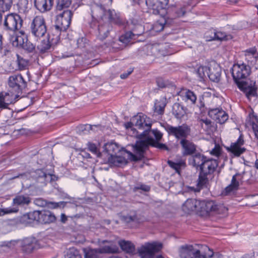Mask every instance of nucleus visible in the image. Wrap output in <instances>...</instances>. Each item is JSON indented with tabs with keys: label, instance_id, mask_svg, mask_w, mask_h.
Wrapping results in <instances>:
<instances>
[{
	"label": "nucleus",
	"instance_id": "nucleus-1",
	"mask_svg": "<svg viewBox=\"0 0 258 258\" xmlns=\"http://www.w3.org/2000/svg\"><path fill=\"white\" fill-rule=\"evenodd\" d=\"M148 143L145 141H137L131 146L132 152L123 150L118 155L111 156L110 161L116 166H122L127 164L128 160L137 161L144 157V154L148 148Z\"/></svg>",
	"mask_w": 258,
	"mask_h": 258
},
{
	"label": "nucleus",
	"instance_id": "nucleus-2",
	"mask_svg": "<svg viewBox=\"0 0 258 258\" xmlns=\"http://www.w3.org/2000/svg\"><path fill=\"white\" fill-rule=\"evenodd\" d=\"M180 258H211L214 252L207 246L197 248L192 245H184L179 248Z\"/></svg>",
	"mask_w": 258,
	"mask_h": 258
},
{
	"label": "nucleus",
	"instance_id": "nucleus-3",
	"mask_svg": "<svg viewBox=\"0 0 258 258\" xmlns=\"http://www.w3.org/2000/svg\"><path fill=\"white\" fill-rule=\"evenodd\" d=\"M133 121L137 128L144 130L143 133L138 135L141 139L139 141H145L148 143V146L153 140L149 136L148 131L151 129V121L146 115L140 113L133 117Z\"/></svg>",
	"mask_w": 258,
	"mask_h": 258
},
{
	"label": "nucleus",
	"instance_id": "nucleus-4",
	"mask_svg": "<svg viewBox=\"0 0 258 258\" xmlns=\"http://www.w3.org/2000/svg\"><path fill=\"white\" fill-rule=\"evenodd\" d=\"M102 20L105 22L104 25H99L98 27L99 35L100 39H104L108 35L110 26V23L119 24L121 22L119 14L114 10L106 9L103 14Z\"/></svg>",
	"mask_w": 258,
	"mask_h": 258
},
{
	"label": "nucleus",
	"instance_id": "nucleus-5",
	"mask_svg": "<svg viewBox=\"0 0 258 258\" xmlns=\"http://www.w3.org/2000/svg\"><path fill=\"white\" fill-rule=\"evenodd\" d=\"M30 33L36 40L43 37L47 32L46 26L43 17H35L30 24Z\"/></svg>",
	"mask_w": 258,
	"mask_h": 258
},
{
	"label": "nucleus",
	"instance_id": "nucleus-6",
	"mask_svg": "<svg viewBox=\"0 0 258 258\" xmlns=\"http://www.w3.org/2000/svg\"><path fill=\"white\" fill-rule=\"evenodd\" d=\"M162 247V244L160 242H146L138 248V253L141 258H154L155 253Z\"/></svg>",
	"mask_w": 258,
	"mask_h": 258
},
{
	"label": "nucleus",
	"instance_id": "nucleus-7",
	"mask_svg": "<svg viewBox=\"0 0 258 258\" xmlns=\"http://www.w3.org/2000/svg\"><path fill=\"white\" fill-rule=\"evenodd\" d=\"M166 131L169 135L173 136L177 139H186L190 134V128L186 124H183L177 126L167 125Z\"/></svg>",
	"mask_w": 258,
	"mask_h": 258
},
{
	"label": "nucleus",
	"instance_id": "nucleus-8",
	"mask_svg": "<svg viewBox=\"0 0 258 258\" xmlns=\"http://www.w3.org/2000/svg\"><path fill=\"white\" fill-rule=\"evenodd\" d=\"M8 85L12 90L17 93L15 95V97H18V94L26 87L27 83L21 75L15 74L9 77Z\"/></svg>",
	"mask_w": 258,
	"mask_h": 258
},
{
	"label": "nucleus",
	"instance_id": "nucleus-9",
	"mask_svg": "<svg viewBox=\"0 0 258 258\" xmlns=\"http://www.w3.org/2000/svg\"><path fill=\"white\" fill-rule=\"evenodd\" d=\"M231 70L232 77L236 83L239 80L247 78L251 72L250 67L243 63L234 64Z\"/></svg>",
	"mask_w": 258,
	"mask_h": 258
},
{
	"label": "nucleus",
	"instance_id": "nucleus-10",
	"mask_svg": "<svg viewBox=\"0 0 258 258\" xmlns=\"http://www.w3.org/2000/svg\"><path fill=\"white\" fill-rule=\"evenodd\" d=\"M72 12L70 10L64 11L56 17V24L54 26L56 30L66 31L69 27L72 17Z\"/></svg>",
	"mask_w": 258,
	"mask_h": 258
},
{
	"label": "nucleus",
	"instance_id": "nucleus-11",
	"mask_svg": "<svg viewBox=\"0 0 258 258\" xmlns=\"http://www.w3.org/2000/svg\"><path fill=\"white\" fill-rule=\"evenodd\" d=\"M22 22L19 15L10 14L5 17L4 25L8 30L15 31L21 28Z\"/></svg>",
	"mask_w": 258,
	"mask_h": 258
},
{
	"label": "nucleus",
	"instance_id": "nucleus-12",
	"mask_svg": "<svg viewBox=\"0 0 258 258\" xmlns=\"http://www.w3.org/2000/svg\"><path fill=\"white\" fill-rule=\"evenodd\" d=\"M208 114L221 124L224 123L228 118V114L221 108L211 109L208 112Z\"/></svg>",
	"mask_w": 258,
	"mask_h": 258
},
{
	"label": "nucleus",
	"instance_id": "nucleus-13",
	"mask_svg": "<svg viewBox=\"0 0 258 258\" xmlns=\"http://www.w3.org/2000/svg\"><path fill=\"white\" fill-rule=\"evenodd\" d=\"M186 12V6L179 4L171 5L168 9V14L171 18L182 17L185 15Z\"/></svg>",
	"mask_w": 258,
	"mask_h": 258
},
{
	"label": "nucleus",
	"instance_id": "nucleus-14",
	"mask_svg": "<svg viewBox=\"0 0 258 258\" xmlns=\"http://www.w3.org/2000/svg\"><path fill=\"white\" fill-rule=\"evenodd\" d=\"M99 245L100 247L98 249L101 254L113 253L118 250L117 247L112 241L102 240L99 242Z\"/></svg>",
	"mask_w": 258,
	"mask_h": 258
},
{
	"label": "nucleus",
	"instance_id": "nucleus-15",
	"mask_svg": "<svg viewBox=\"0 0 258 258\" xmlns=\"http://www.w3.org/2000/svg\"><path fill=\"white\" fill-rule=\"evenodd\" d=\"M182 153L184 156L190 155L194 154L197 149V146L192 142L186 139L180 140Z\"/></svg>",
	"mask_w": 258,
	"mask_h": 258
},
{
	"label": "nucleus",
	"instance_id": "nucleus-16",
	"mask_svg": "<svg viewBox=\"0 0 258 258\" xmlns=\"http://www.w3.org/2000/svg\"><path fill=\"white\" fill-rule=\"evenodd\" d=\"M218 165L216 160L207 158L200 169L201 172L207 175L212 174Z\"/></svg>",
	"mask_w": 258,
	"mask_h": 258
},
{
	"label": "nucleus",
	"instance_id": "nucleus-17",
	"mask_svg": "<svg viewBox=\"0 0 258 258\" xmlns=\"http://www.w3.org/2000/svg\"><path fill=\"white\" fill-rule=\"evenodd\" d=\"M240 176L241 174L239 173H237L233 176L231 183L225 188L223 192V195H229L233 194L238 189L239 186V180L240 179Z\"/></svg>",
	"mask_w": 258,
	"mask_h": 258
},
{
	"label": "nucleus",
	"instance_id": "nucleus-18",
	"mask_svg": "<svg viewBox=\"0 0 258 258\" xmlns=\"http://www.w3.org/2000/svg\"><path fill=\"white\" fill-rule=\"evenodd\" d=\"M27 40V37L22 31H20L15 35L12 36L10 38V41L13 46L19 48H22L24 42H26Z\"/></svg>",
	"mask_w": 258,
	"mask_h": 258
},
{
	"label": "nucleus",
	"instance_id": "nucleus-19",
	"mask_svg": "<svg viewBox=\"0 0 258 258\" xmlns=\"http://www.w3.org/2000/svg\"><path fill=\"white\" fill-rule=\"evenodd\" d=\"M56 220L53 214L48 211H39L38 222L41 224H49Z\"/></svg>",
	"mask_w": 258,
	"mask_h": 258
},
{
	"label": "nucleus",
	"instance_id": "nucleus-20",
	"mask_svg": "<svg viewBox=\"0 0 258 258\" xmlns=\"http://www.w3.org/2000/svg\"><path fill=\"white\" fill-rule=\"evenodd\" d=\"M207 159L203 154L197 153L189 158V164L197 169H201Z\"/></svg>",
	"mask_w": 258,
	"mask_h": 258
},
{
	"label": "nucleus",
	"instance_id": "nucleus-21",
	"mask_svg": "<svg viewBox=\"0 0 258 258\" xmlns=\"http://www.w3.org/2000/svg\"><path fill=\"white\" fill-rule=\"evenodd\" d=\"M200 204V201L195 199H188L182 206L183 211L186 213H189L190 212L199 210Z\"/></svg>",
	"mask_w": 258,
	"mask_h": 258
},
{
	"label": "nucleus",
	"instance_id": "nucleus-22",
	"mask_svg": "<svg viewBox=\"0 0 258 258\" xmlns=\"http://www.w3.org/2000/svg\"><path fill=\"white\" fill-rule=\"evenodd\" d=\"M53 0H35L36 8L41 12H45L51 10Z\"/></svg>",
	"mask_w": 258,
	"mask_h": 258
},
{
	"label": "nucleus",
	"instance_id": "nucleus-23",
	"mask_svg": "<svg viewBox=\"0 0 258 258\" xmlns=\"http://www.w3.org/2000/svg\"><path fill=\"white\" fill-rule=\"evenodd\" d=\"M221 76V69L219 66L214 63L208 68V77L213 82H218Z\"/></svg>",
	"mask_w": 258,
	"mask_h": 258
},
{
	"label": "nucleus",
	"instance_id": "nucleus-24",
	"mask_svg": "<svg viewBox=\"0 0 258 258\" xmlns=\"http://www.w3.org/2000/svg\"><path fill=\"white\" fill-rule=\"evenodd\" d=\"M38 211H35L23 215L20 218L21 223L25 225L32 224L34 221L38 222Z\"/></svg>",
	"mask_w": 258,
	"mask_h": 258
},
{
	"label": "nucleus",
	"instance_id": "nucleus-25",
	"mask_svg": "<svg viewBox=\"0 0 258 258\" xmlns=\"http://www.w3.org/2000/svg\"><path fill=\"white\" fill-rule=\"evenodd\" d=\"M168 2L169 0H146V4L148 7L158 11L164 9Z\"/></svg>",
	"mask_w": 258,
	"mask_h": 258
},
{
	"label": "nucleus",
	"instance_id": "nucleus-26",
	"mask_svg": "<svg viewBox=\"0 0 258 258\" xmlns=\"http://www.w3.org/2000/svg\"><path fill=\"white\" fill-rule=\"evenodd\" d=\"M105 12V8L102 5L95 4L92 7V16L96 20H102Z\"/></svg>",
	"mask_w": 258,
	"mask_h": 258
},
{
	"label": "nucleus",
	"instance_id": "nucleus-27",
	"mask_svg": "<svg viewBox=\"0 0 258 258\" xmlns=\"http://www.w3.org/2000/svg\"><path fill=\"white\" fill-rule=\"evenodd\" d=\"M243 144V140L240 137L237 141L233 143L230 148V151L236 156H239L245 151V148L241 147Z\"/></svg>",
	"mask_w": 258,
	"mask_h": 258
},
{
	"label": "nucleus",
	"instance_id": "nucleus-28",
	"mask_svg": "<svg viewBox=\"0 0 258 258\" xmlns=\"http://www.w3.org/2000/svg\"><path fill=\"white\" fill-rule=\"evenodd\" d=\"M84 258H102L101 253L98 248L92 249L91 248H83Z\"/></svg>",
	"mask_w": 258,
	"mask_h": 258
},
{
	"label": "nucleus",
	"instance_id": "nucleus-29",
	"mask_svg": "<svg viewBox=\"0 0 258 258\" xmlns=\"http://www.w3.org/2000/svg\"><path fill=\"white\" fill-rule=\"evenodd\" d=\"M216 203L213 201H200V206L202 211L207 213L214 212Z\"/></svg>",
	"mask_w": 258,
	"mask_h": 258
},
{
	"label": "nucleus",
	"instance_id": "nucleus-30",
	"mask_svg": "<svg viewBox=\"0 0 258 258\" xmlns=\"http://www.w3.org/2000/svg\"><path fill=\"white\" fill-rule=\"evenodd\" d=\"M30 202L31 199L27 195H18L13 199V203L15 205H28Z\"/></svg>",
	"mask_w": 258,
	"mask_h": 258
},
{
	"label": "nucleus",
	"instance_id": "nucleus-31",
	"mask_svg": "<svg viewBox=\"0 0 258 258\" xmlns=\"http://www.w3.org/2000/svg\"><path fill=\"white\" fill-rule=\"evenodd\" d=\"M208 175L200 172L196 191H200L201 188L207 186L209 181Z\"/></svg>",
	"mask_w": 258,
	"mask_h": 258
},
{
	"label": "nucleus",
	"instance_id": "nucleus-32",
	"mask_svg": "<svg viewBox=\"0 0 258 258\" xmlns=\"http://www.w3.org/2000/svg\"><path fill=\"white\" fill-rule=\"evenodd\" d=\"M35 246V240L31 238H26L23 241V249L26 252H31Z\"/></svg>",
	"mask_w": 258,
	"mask_h": 258
},
{
	"label": "nucleus",
	"instance_id": "nucleus-33",
	"mask_svg": "<svg viewBox=\"0 0 258 258\" xmlns=\"http://www.w3.org/2000/svg\"><path fill=\"white\" fill-rule=\"evenodd\" d=\"M121 248L127 253H133L135 251V246L130 241L122 240L119 242Z\"/></svg>",
	"mask_w": 258,
	"mask_h": 258
},
{
	"label": "nucleus",
	"instance_id": "nucleus-34",
	"mask_svg": "<svg viewBox=\"0 0 258 258\" xmlns=\"http://www.w3.org/2000/svg\"><path fill=\"white\" fill-rule=\"evenodd\" d=\"M51 44L48 39L43 40L37 45V49L41 53L48 52L51 49Z\"/></svg>",
	"mask_w": 258,
	"mask_h": 258
},
{
	"label": "nucleus",
	"instance_id": "nucleus-35",
	"mask_svg": "<svg viewBox=\"0 0 258 258\" xmlns=\"http://www.w3.org/2000/svg\"><path fill=\"white\" fill-rule=\"evenodd\" d=\"M166 106L165 99L161 98L159 100H157L155 103V111L158 114H161L163 113L165 106Z\"/></svg>",
	"mask_w": 258,
	"mask_h": 258
},
{
	"label": "nucleus",
	"instance_id": "nucleus-36",
	"mask_svg": "<svg viewBox=\"0 0 258 258\" xmlns=\"http://www.w3.org/2000/svg\"><path fill=\"white\" fill-rule=\"evenodd\" d=\"M10 95L9 93H6L5 96L0 95V109L7 108L8 105L13 102L11 99H9Z\"/></svg>",
	"mask_w": 258,
	"mask_h": 258
},
{
	"label": "nucleus",
	"instance_id": "nucleus-37",
	"mask_svg": "<svg viewBox=\"0 0 258 258\" xmlns=\"http://www.w3.org/2000/svg\"><path fill=\"white\" fill-rule=\"evenodd\" d=\"M249 117L251 120L250 125L252 126L255 137L258 139V117L253 114H249Z\"/></svg>",
	"mask_w": 258,
	"mask_h": 258
},
{
	"label": "nucleus",
	"instance_id": "nucleus-38",
	"mask_svg": "<svg viewBox=\"0 0 258 258\" xmlns=\"http://www.w3.org/2000/svg\"><path fill=\"white\" fill-rule=\"evenodd\" d=\"M65 258H82V256L78 249L72 247L67 250Z\"/></svg>",
	"mask_w": 258,
	"mask_h": 258
},
{
	"label": "nucleus",
	"instance_id": "nucleus-39",
	"mask_svg": "<svg viewBox=\"0 0 258 258\" xmlns=\"http://www.w3.org/2000/svg\"><path fill=\"white\" fill-rule=\"evenodd\" d=\"M13 5V0H0V11L3 13L10 10Z\"/></svg>",
	"mask_w": 258,
	"mask_h": 258
},
{
	"label": "nucleus",
	"instance_id": "nucleus-40",
	"mask_svg": "<svg viewBox=\"0 0 258 258\" xmlns=\"http://www.w3.org/2000/svg\"><path fill=\"white\" fill-rule=\"evenodd\" d=\"M18 69L20 70H24L28 66V61L27 60L23 58L19 54H17L16 60Z\"/></svg>",
	"mask_w": 258,
	"mask_h": 258
},
{
	"label": "nucleus",
	"instance_id": "nucleus-41",
	"mask_svg": "<svg viewBox=\"0 0 258 258\" xmlns=\"http://www.w3.org/2000/svg\"><path fill=\"white\" fill-rule=\"evenodd\" d=\"M198 76L200 80H203L206 76H208V68L204 66H200L196 71Z\"/></svg>",
	"mask_w": 258,
	"mask_h": 258
},
{
	"label": "nucleus",
	"instance_id": "nucleus-42",
	"mask_svg": "<svg viewBox=\"0 0 258 258\" xmlns=\"http://www.w3.org/2000/svg\"><path fill=\"white\" fill-rule=\"evenodd\" d=\"M72 0H57L56 9L61 11L70 7Z\"/></svg>",
	"mask_w": 258,
	"mask_h": 258
},
{
	"label": "nucleus",
	"instance_id": "nucleus-43",
	"mask_svg": "<svg viewBox=\"0 0 258 258\" xmlns=\"http://www.w3.org/2000/svg\"><path fill=\"white\" fill-rule=\"evenodd\" d=\"M184 96L187 101H189L192 104H195L197 98L196 95L193 92L190 90H186Z\"/></svg>",
	"mask_w": 258,
	"mask_h": 258
},
{
	"label": "nucleus",
	"instance_id": "nucleus-44",
	"mask_svg": "<svg viewBox=\"0 0 258 258\" xmlns=\"http://www.w3.org/2000/svg\"><path fill=\"white\" fill-rule=\"evenodd\" d=\"M134 36L132 32H127L119 37V41L124 44H127L131 40L134 39Z\"/></svg>",
	"mask_w": 258,
	"mask_h": 258
},
{
	"label": "nucleus",
	"instance_id": "nucleus-45",
	"mask_svg": "<svg viewBox=\"0 0 258 258\" xmlns=\"http://www.w3.org/2000/svg\"><path fill=\"white\" fill-rule=\"evenodd\" d=\"M227 211L228 209L223 204H217L216 203L214 212L219 214L225 215L227 214Z\"/></svg>",
	"mask_w": 258,
	"mask_h": 258
},
{
	"label": "nucleus",
	"instance_id": "nucleus-46",
	"mask_svg": "<svg viewBox=\"0 0 258 258\" xmlns=\"http://www.w3.org/2000/svg\"><path fill=\"white\" fill-rule=\"evenodd\" d=\"M133 35L134 37L135 36H140L144 32V28L143 26L141 24L137 25L135 26L132 29Z\"/></svg>",
	"mask_w": 258,
	"mask_h": 258
},
{
	"label": "nucleus",
	"instance_id": "nucleus-47",
	"mask_svg": "<svg viewBox=\"0 0 258 258\" xmlns=\"http://www.w3.org/2000/svg\"><path fill=\"white\" fill-rule=\"evenodd\" d=\"M22 48L29 52H32L35 49V46L31 42L28 41L27 40L26 41V42H24V44Z\"/></svg>",
	"mask_w": 258,
	"mask_h": 258
},
{
	"label": "nucleus",
	"instance_id": "nucleus-48",
	"mask_svg": "<svg viewBox=\"0 0 258 258\" xmlns=\"http://www.w3.org/2000/svg\"><path fill=\"white\" fill-rule=\"evenodd\" d=\"M168 165L173 169H175V171L179 173V170L181 167L184 165V163L183 162H180L178 163H175L171 161H168Z\"/></svg>",
	"mask_w": 258,
	"mask_h": 258
},
{
	"label": "nucleus",
	"instance_id": "nucleus-49",
	"mask_svg": "<svg viewBox=\"0 0 258 258\" xmlns=\"http://www.w3.org/2000/svg\"><path fill=\"white\" fill-rule=\"evenodd\" d=\"M18 211V209L17 207L8 208L6 209H0V216H3L5 214H10L12 213H16Z\"/></svg>",
	"mask_w": 258,
	"mask_h": 258
},
{
	"label": "nucleus",
	"instance_id": "nucleus-50",
	"mask_svg": "<svg viewBox=\"0 0 258 258\" xmlns=\"http://www.w3.org/2000/svg\"><path fill=\"white\" fill-rule=\"evenodd\" d=\"M205 38L207 41L215 40V30H210L207 31L205 34Z\"/></svg>",
	"mask_w": 258,
	"mask_h": 258
},
{
	"label": "nucleus",
	"instance_id": "nucleus-51",
	"mask_svg": "<svg viewBox=\"0 0 258 258\" xmlns=\"http://www.w3.org/2000/svg\"><path fill=\"white\" fill-rule=\"evenodd\" d=\"M173 113L177 117H179L182 115V108L178 104H175L173 107Z\"/></svg>",
	"mask_w": 258,
	"mask_h": 258
},
{
	"label": "nucleus",
	"instance_id": "nucleus-52",
	"mask_svg": "<svg viewBox=\"0 0 258 258\" xmlns=\"http://www.w3.org/2000/svg\"><path fill=\"white\" fill-rule=\"evenodd\" d=\"M227 35L224 32L215 31V40H224L227 39Z\"/></svg>",
	"mask_w": 258,
	"mask_h": 258
},
{
	"label": "nucleus",
	"instance_id": "nucleus-53",
	"mask_svg": "<svg viewBox=\"0 0 258 258\" xmlns=\"http://www.w3.org/2000/svg\"><path fill=\"white\" fill-rule=\"evenodd\" d=\"M164 29V23L157 22L152 27L153 31L158 32L163 30Z\"/></svg>",
	"mask_w": 258,
	"mask_h": 258
},
{
	"label": "nucleus",
	"instance_id": "nucleus-54",
	"mask_svg": "<svg viewBox=\"0 0 258 258\" xmlns=\"http://www.w3.org/2000/svg\"><path fill=\"white\" fill-rule=\"evenodd\" d=\"M256 89L254 88L250 87L246 92V97L248 99H250L251 97L256 96Z\"/></svg>",
	"mask_w": 258,
	"mask_h": 258
},
{
	"label": "nucleus",
	"instance_id": "nucleus-55",
	"mask_svg": "<svg viewBox=\"0 0 258 258\" xmlns=\"http://www.w3.org/2000/svg\"><path fill=\"white\" fill-rule=\"evenodd\" d=\"M148 133L149 134L152 133L157 141L160 140L162 137V134L157 130H151L150 129V130L148 131Z\"/></svg>",
	"mask_w": 258,
	"mask_h": 258
},
{
	"label": "nucleus",
	"instance_id": "nucleus-56",
	"mask_svg": "<svg viewBox=\"0 0 258 258\" xmlns=\"http://www.w3.org/2000/svg\"><path fill=\"white\" fill-rule=\"evenodd\" d=\"M64 205V203L63 202H58V203L49 202L47 203V205L49 208H53V209L57 208L58 207H61V206H63Z\"/></svg>",
	"mask_w": 258,
	"mask_h": 258
},
{
	"label": "nucleus",
	"instance_id": "nucleus-57",
	"mask_svg": "<svg viewBox=\"0 0 258 258\" xmlns=\"http://www.w3.org/2000/svg\"><path fill=\"white\" fill-rule=\"evenodd\" d=\"M88 148L91 152L96 154L97 157L100 156L101 154L98 152L97 148L94 144L89 143Z\"/></svg>",
	"mask_w": 258,
	"mask_h": 258
},
{
	"label": "nucleus",
	"instance_id": "nucleus-58",
	"mask_svg": "<svg viewBox=\"0 0 258 258\" xmlns=\"http://www.w3.org/2000/svg\"><path fill=\"white\" fill-rule=\"evenodd\" d=\"M199 122L202 127H203V124H205L207 128H209L211 124V120L206 118L200 119Z\"/></svg>",
	"mask_w": 258,
	"mask_h": 258
},
{
	"label": "nucleus",
	"instance_id": "nucleus-59",
	"mask_svg": "<svg viewBox=\"0 0 258 258\" xmlns=\"http://www.w3.org/2000/svg\"><path fill=\"white\" fill-rule=\"evenodd\" d=\"M35 204L40 207H44L47 205V202L46 201L41 199H36L34 201Z\"/></svg>",
	"mask_w": 258,
	"mask_h": 258
},
{
	"label": "nucleus",
	"instance_id": "nucleus-60",
	"mask_svg": "<svg viewBox=\"0 0 258 258\" xmlns=\"http://www.w3.org/2000/svg\"><path fill=\"white\" fill-rule=\"evenodd\" d=\"M210 153L214 156H218L220 154V147L219 145H215V148L213 149Z\"/></svg>",
	"mask_w": 258,
	"mask_h": 258
},
{
	"label": "nucleus",
	"instance_id": "nucleus-61",
	"mask_svg": "<svg viewBox=\"0 0 258 258\" xmlns=\"http://www.w3.org/2000/svg\"><path fill=\"white\" fill-rule=\"evenodd\" d=\"M136 189H141L144 191H148L150 189V187L145 184L139 185L135 187Z\"/></svg>",
	"mask_w": 258,
	"mask_h": 258
},
{
	"label": "nucleus",
	"instance_id": "nucleus-62",
	"mask_svg": "<svg viewBox=\"0 0 258 258\" xmlns=\"http://www.w3.org/2000/svg\"><path fill=\"white\" fill-rule=\"evenodd\" d=\"M92 129V126L90 124H86L85 125L81 126L79 127V130L84 132V134H86V131H89Z\"/></svg>",
	"mask_w": 258,
	"mask_h": 258
},
{
	"label": "nucleus",
	"instance_id": "nucleus-63",
	"mask_svg": "<svg viewBox=\"0 0 258 258\" xmlns=\"http://www.w3.org/2000/svg\"><path fill=\"white\" fill-rule=\"evenodd\" d=\"M125 127L126 129L131 128L134 132L136 130V128H134L133 126H135V123L133 121V118L131 119V121L126 122L124 124Z\"/></svg>",
	"mask_w": 258,
	"mask_h": 258
},
{
	"label": "nucleus",
	"instance_id": "nucleus-64",
	"mask_svg": "<svg viewBox=\"0 0 258 258\" xmlns=\"http://www.w3.org/2000/svg\"><path fill=\"white\" fill-rule=\"evenodd\" d=\"M36 173L37 174H38V177L45 178L47 176V174L41 169L36 170Z\"/></svg>",
	"mask_w": 258,
	"mask_h": 258
}]
</instances>
